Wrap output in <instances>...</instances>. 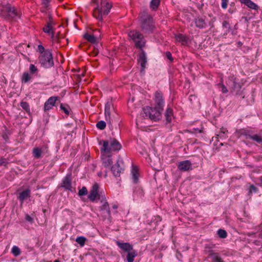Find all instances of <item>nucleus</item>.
Here are the masks:
<instances>
[{"label": "nucleus", "mask_w": 262, "mask_h": 262, "mask_svg": "<svg viewBox=\"0 0 262 262\" xmlns=\"http://www.w3.org/2000/svg\"><path fill=\"white\" fill-rule=\"evenodd\" d=\"M138 62L141 66V73H144L147 62V58L143 49H140V52L138 56Z\"/></svg>", "instance_id": "12"}, {"label": "nucleus", "mask_w": 262, "mask_h": 262, "mask_svg": "<svg viewBox=\"0 0 262 262\" xmlns=\"http://www.w3.org/2000/svg\"><path fill=\"white\" fill-rule=\"evenodd\" d=\"M208 253L207 257L211 258L212 262H225L220 257L219 253L214 252L212 250H209Z\"/></svg>", "instance_id": "19"}, {"label": "nucleus", "mask_w": 262, "mask_h": 262, "mask_svg": "<svg viewBox=\"0 0 262 262\" xmlns=\"http://www.w3.org/2000/svg\"><path fill=\"white\" fill-rule=\"evenodd\" d=\"M206 16H196L194 19L195 26L199 29L206 28L207 26Z\"/></svg>", "instance_id": "15"}, {"label": "nucleus", "mask_w": 262, "mask_h": 262, "mask_svg": "<svg viewBox=\"0 0 262 262\" xmlns=\"http://www.w3.org/2000/svg\"><path fill=\"white\" fill-rule=\"evenodd\" d=\"M173 114V111L170 108L168 107L166 109V112L165 113V117L167 122H170L171 120V116Z\"/></svg>", "instance_id": "31"}, {"label": "nucleus", "mask_w": 262, "mask_h": 262, "mask_svg": "<svg viewBox=\"0 0 262 262\" xmlns=\"http://www.w3.org/2000/svg\"><path fill=\"white\" fill-rule=\"evenodd\" d=\"M144 113L146 116H148L150 119L155 121L158 120L161 118L162 111L157 109L156 107H151L146 106L143 108Z\"/></svg>", "instance_id": "8"}, {"label": "nucleus", "mask_w": 262, "mask_h": 262, "mask_svg": "<svg viewBox=\"0 0 262 262\" xmlns=\"http://www.w3.org/2000/svg\"><path fill=\"white\" fill-rule=\"evenodd\" d=\"M29 71L31 74H34L38 72V69L33 64H31L29 67Z\"/></svg>", "instance_id": "42"}, {"label": "nucleus", "mask_w": 262, "mask_h": 262, "mask_svg": "<svg viewBox=\"0 0 262 262\" xmlns=\"http://www.w3.org/2000/svg\"><path fill=\"white\" fill-rule=\"evenodd\" d=\"M176 40L182 43L183 45H186L188 43L189 38L185 35L178 34L175 35Z\"/></svg>", "instance_id": "23"}, {"label": "nucleus", "mask_w": 262, "mask_h": 262, "mask_svg": "<svg viewBox=\"0 0 262 262\" xmlns=\"http://www.w3.org/2000/svg\"><path fill=\"white\" fill-rule=\"evenodd\" d=\"M88 190L85 186L82 187V188L79 190L78 195L80 196L85 195L88 194Z\"/></svg>", "instance_id": "41"}, {"label": "nucleus", "mask_w": 262, "mask_h": 262, "mask_svg": "<svg viewBox=\"0 0 262 262\" xmlns=\"http://www.w3.org/2000/svg\"><path fill=\"white\" fill-rule=\"evenodd\" d=\"M36 51L40 54L38 56V62L41 67L49 69L54 66V63L51 50H46L42 45H39Z\"/></svg>", "instance_id": "1"}, {"label": "nucleus", "mask_w": 262, "mask_h": 262, "mask_svg": "<svg viewBox=\"0 0 262 262\" xmlns=\"http://www.w3.org/2000/svg\"><path fill=\"white\" fill-rule=\"evenodd\" d=\"M229 84L231 86V92L235 95L242 96V98H244L245 95L243 96V90H242V85L238 83L236 80V78L233 75L229 77Z\"/></svg>", "instance_id": "7"}, {"label": "nucleus", "mask_w": 262, "mask_h": 262, "mask_svg": "<svg viewBox=\"0 0 262 262\" xmlns=\"http://www.w3.org/2000/svg\"><path fill=\"white\" fill-rule=\"evenodd\" d=\"M88 198L92 202H94L96 199L103 200L104 196L101 194L99 192V185L97 183H95L92 187L90 191Z\"/></svg>", "instance_id": "9"}, {"label": "nucleus", "mask_w": 262, "mask_h": 262, "mask_svg": "<svg viewBox=\"0 0 262 262\" xmlns=\"http://www.w3.org/2000/svg\"><path fill=\"white\" fill-rule=\"evenodd\" d=\"M227 133L228 130L226 128L222 127L221 128L220 133L219 135H217V136L220 137L221 138L224 137V135H225Z\"/></svg>", "instance_id": "43"}, {"label": "nucleus", "mask_w": 262, "mask_h": 262, "mask_svg": "<svg viewBox=\"0 0 262 262\" xmlns=\"http://www.w3.org/2000/svg\"><path fill=\"white\" fill-rule=\"evenodd\" d=\"M155 220L156 221L157 223H158V222L161 221V219L160 216H155Z\"/></svg>", "instance_id": "54"}, {"label": "nucleus", "mask_w": 262, "mask_h": 262, "mask_svg": "<svg viewBox=\"0 0 262 262\" xmlns=\"http://www.w3.org/2000/svg\"><path fill=\"white\" fill-rule=\"evenodd\" d=\"M54 24V23H47V25L43 28V31L45 33L50 34L51 33V30L53 29V27L52 25ZM52 36L54 35V32H51Z\"/></svg>", "instance_id": "30"}, {"label": "nucleus", "mask_w": 262, "mask_h": 262, "mask_svg": "<svg viewBox=\"0 0 262 262\" xmlns=\"http://www.w3.org/2000/svg\"><path fill=\"white\" fill-rule=\"evenodd\" d=\"M60 108L66 115H69L70 108L68 104L61 103L60 105Z\"/></svg>", "instance_id": "34"}, {"label": "nucleus", "mask_w": 262, "mask_h": 262, "mask_svg": "<svg viewBox=\"0 0 262 262\" xmlns=\"http://www.w3.org/2000/svg\"><path fill=\"white\" fill-rule=\"evenodd\" d=\"M113 110L114 108L112 104L110 102H106L105 105L104 114L106 121L110 125H112L111 114L112 111Z\"/></svg>", "instance_id": "14"}, {"label": "nucleus", "mask_w": 262, "mask_h": 262, "mask_svg": "<svg viewBox=\"0 0 262 262\" xmlns=\"http://www.w3.org/2000/svg\"><path fill=\"white\" fill-rule=\"evenodd\" d=\"M26 220L28 221V222H32L33 221V218L32 217H31L28 214H27L26 215Z\"/></svg>", "instance_id": "51"}, {"label": "nucleus", "mask_w": 262, "mask_h": 262, "mask_svg": "<svg viewBox=\"0 0 262 262\" xmlns=\"http://www.w3.org/2000/svg\"><path fill=\"white\" fill-rule=\"evenodd\" d=\"M117 246L124 252H128L133 250V245L129 243H122L119 241L116 242Z\"/></svg>", "instance_id": "21"}, {"label": "nucleus", "mask_w": 262, "mask_h": 262, "mask_svg": "<svg viewBox=\"0 0 262 262\" xmlns=\"http://www.w3.org/2000/svg\"><path fill=\"white\" fill-rule=\"evenodd\" d=\"M8 164V162L7 161L6 159L4 158H0V166L4 165L6 166Z\"/></svg>", "instance_id": "47"}, {"label": "nucleus", "mask_w": 262, "mask_h": 262, "mask_svg": "<svg viewBox=\"0 0 262 262\" xmlns=\"http://www.w3.org/2000/svg\"><path fill=\"white\" fill-rule=\"evenodd\" d=\"M260 182H261V183L262 184V177H260Z\"/></svg>", "instance_id": "62"}, {"label": "nucleus", "mask_w": 262, "mask_h": 262, "mask_svg": "<svg viewBox=\"0 0 262 262\" xmlns=\"http://www.w3.org/2000/svg\"><path fill=\"white\" fill-rule=\"evenodd\" d=\"M86 241V238L83 236H78L76 239V242L81 246H83Z\"/></svg>", "instance_id": "38"}, {"label": "nucleus", "mask_w": 262, "mask_h": 262, "mask_svg": "<svg viewBox=\"0 0 262 262\" xmlns=\"http://www.w3.org/2000/svg\"><path fill=\"white\" fill-rule=\"evenodd\" d=\"M141 28L145 34H149L155 29L152 16L146 12H143L141 16Z\"/></svg>", "instance_id": "4"}, {"label": "nucleus", "mask_w": 262, "mask_h": 262, "mask_svg": "<svg viewBox=\"0 0 262 262\" xmlns=\"http://www.w3.org/2000/svg\"><path fill=\"white\" fill-rule=\"evenodd\" d=\"M96 127L100 130H103L106 127V123L102 120L99 121L97 123Z\"/></svg>", "instance_id": "39"}, {"label": "nucleus", "mask_w": 262, "mask_h": 262, "mask_svg": "<svg viewBox=\"0 0 262 262\" xmlns=\"http://www.w3.org/2000/svg\"><path fill=\"white\" fill-rule=\"evenodd\" d=\"M254 243H255V244H256V245H257V244H258V241H255L254 242Z\"/></svg>", "instance_id": "60"}, {"label": "nucleus", "mask_w": 262, "mask_h": 262, "mask_svg": "<svg viewBox=\"0 0 262 262\" xmlns=\"http://www.w3.org/2000/svg\"><path fill=\"white\" fill-rule=\"evenodd\" d=\"M258 237H259V238H262V233H261L259 234V235H258Z\"/></svg>", "instance_id": "57"}, {"label": "nucleus", "mask_w": 262, "mask_h": 262, "mask_svg": "<svg viewBox=\"0 0 262 262\" xmlns=\"http://www.w3.org/2000/svg\"><path fill=\"white\" fill-rule=\"evenodd\" d=\"M54 262H60L59 259H56Z\"/></svg>", "instance_id": "59"}, {"label": "nucleus", "mask_w": 262, "mask_h": 262, "mask_svg": "<svg viewBox=\"0 0 262 262\" xmlns=\"http://www.w3.org/2000/svg\"><path fill=\"white\" fill-rule=\"evenodd\" d=\"M138 174V168L136 166L133 165L132 169V174Z\"/></svg>", "instance_id": "48"}, {"label": "nucleus", "mask_w": 262, "mask_h": 262, "mask_svg": "<svg viewBox=\"0 0 262 262\" xmlns=\"http://www.w3.org/2000/svg\"><path fill=\"white\" fill-rule=\"evenodd\" d=\"M49 21L48 23H54L53 21V18L51 14L49 15Z\"/></svg>", "instance_id": "53"}, {"label": "nucleus", "mask_w": 262, "mask_h": 262, "mask_svg": "<svg viewBox=\"0 0 262 262\" xmlns=\"http://www.w3.org/2000/svg\"><path fill=\"white\" fill-rule=\"evenodd\" d=\"M58 99V97L52 96L50 97L45 103L44 110L45 111H49L55 105L56 101Z\"/></svg>", "instance_id": "18"}, {"label": "nucleus", "mask_w": 262, "mask_h": 262, "mask_svg": "<svg viewBox=\"0 0 262 262\" xmlns=\"http://www.w3.org/2000/svg\"><path fill=\"white\" fill-rule=\"evenodd\" d=\"M111 169L114 176H120L121 173L124 171V164L121 158H118L116 163L111 167Z\"/></svg>", "instance_id": "10"}, {"label": "nucleus", "mask_w": 262, "mask_h": 262, "mask_svg": "<svg viewBox=\"0 0 262 262\" xmlns=\"http://www.w3.org/2000/svg\"><path fill=\"white\" fill-rule=\"evenodd\" d=\"M166 56L171 62L173 61V58L172 56L171 53L169 51H167L166 52Z\"/></svg>", "instance_id": "46"}, {"label": "nucleus", "mask_w": 262, "mask_h": 262, "mask_svg": "<svg viewBox=\"0 0 262 262\" xmlns=\"http://www.w3.org/2000/svg\"><path fill=\"white\" fill-rule=\"evenodd\" d=\"M21 14L18 10L9 4L3 6L0 12L1 17L9 21H16L20 18Z\"/></svg>", "instance_id": "3"}, {"label": "nucleus", "mask_w": 262, "mask_h": 262, "mask_svg": "<svg viewBox=\"0 0 262 262\" xmlns=\"http://www.w3.org/2000/svg\"><path fill=\"white\" fill-rule=\"evenodd\" d=\"M221 88V91L223 93H227L228 91L227 89V88L223 84H220Z\"/></svg>", "instance_id": "49"}, {"label": "nucleus", "mask_w": 262, "mask_h": 262, "mask_svg": "<svg viewBox=\"0 0 262 262\" xmlns=\"http://www.w3.org/2000/svg\"><path fill=\"white\" fill-rule=\"evenodd\" d=\"M178 167L181 171H186L192 169V164L190 161L185 160L180 162Z\"/></svg>", "instance_id": "17"}, {"label": "nucleus", "mask_w": 262, "mask_h": 262, "mask_svg": "<svg viewBox=\"0 0 262 262\" xmlns=\"http://www.w3.org/2000/svg\"><path fill=\"white\" fill-rule=\"evenodd\" d=\"M103 165L106 168H109L113 163L110 156H106L102 159Z\"/></svg>", "instance_id": "26"}, {"label": "nucleus", "mask_w": 262, "mask_h": 262, "mask_svg": "<svg viewBox=\"0 0 262 262\" xmlns=\"http://www.w3.org/2000/svg\"><path fill=\"white\" fill-rule=\"evenodd\" d=\"M132 179L133 180V182L135 183H136L138 181V174H132Z\"/></svg>", "instance_id": "50"}, {"label": "nucleus", "mask_w": 262, "mask_h": 262, "mask_svg": "<svg viewBox=\"0 0 262 262\" xmlns=\"http://www.w3.org/2000/svg\"><path fill=\"white\" fill-rule=\"evenodd\" d=\"M42 152V151L41 148L39 147H34L33 149L32 154L33 155V157L35 159H40L41 158V154Z\"/></svg>", "instance_id": "28"}, {"label": "nucleus", "mask_w": 262, "mask_h": 262, "mask_svg": "<svg viewBox=\"0 0 262 262\" xmlns=\"http://www.w3.org/2000/svg\"><path fill=\"white\" fill-rule=\"evenodd\" d=\"M128 36L135 43L136 48L143 49L146 43V40L144 38L142 33L137 30H132L128 33Z\"/></svg>", "instance_id": "6"}, {"label": "nucleus", "mask_w": 262, "mask_h": 262, "mask_svg": "<svg viewBox=\"0 0 262 262\" xmlns=\"http://www.w3.org/2000/svg\"><path fill=\"white\" fill-rule=\"evenodd\" d=\"M247 139H250L257 142L258 143H262V136L255 134L253 135H246Z\"/></svg>", "instance_id": "25"}, {"label": "nucleus", "mask_w": 262, "mask_h": 262, "mask_svg": "<svg viewBox=\"0 0 262 262\" xmlns=\"http://www.w3.org/2000/svg\"><path fill=\"white\" fill-rule=\"evenodd\" d=\"M83 37L91 43H95L97 42V38L93 34L85 33L84 34Z\"/></svg>", "instance_id": "27"}, {"label": "nucleus", "mask_w": 262, "mask_h": 262, "mask_svg": "<svg viewBox=\"0 0 262 262\" xmlns=\"http://www.w3.org/2000/svg\"><path fill=\"white\" fill-rule=\"evenodd\" d=\"M12 253L15 256H18L21 253L20 249L16 246H14L11 250Z\"/></svg>", "instance_id": "35"}, {"label": "nucleus", "mask_w": 262, "mask_h": 262, "mask_svg": "<svg viewBox=\"0 0 262 262\" xmlns=\"http://www.w3.org/2000/svg\"><path fill=\"white\" fill-rule=\"evenodd\" d=\"M239 2L251 9L257 11L259 6L251 0H239Z\"/></svg>", "instance_id": "22"}, {"label": "nucleus", "mask_w": 262, "mask_h": 262, "mask_svg": "<svg viewBox=\"0 0 262 262\" xmlns=\"http://www.w3.org/2000/svg\"><path fill=\"white\" fill-rule=\"evenodd\" d=\"M71 177V173L67 174L62 181L61 187H63L66 190L72 191Z\"/></svg>", "instance_id": "16"}, {"label": "nucleus", "mask_w": 262, "mask_h": 262, "mask_svg": "<svg viewBox=\"0 0 262 262\" xmlns=\"http://www.w3.org/2000/svg\"><path fill=\"white\" fill-rule=\"evenodd\" d=\"M160 2L161 0H151L149 5L150 9L154 11L157 10L160 5Z\"/></svg>", "instance_id": "29"}, {"label": "nucleus", "mask_w": 262, "mask_h": 262, "mask_svg": "<svg viewBox=\"0 0 262 262\" xmlns=\"http://www.w3.org/2000/svg\"><path fill=\"white\" fill-rule=\"evenodd\" d=\"M112 208L114 209H117L118 208V205L115 204L113 205Z\"/></svg>", "instance_id": "55"}, {"label": "nucleus", "mask_w": 262, "mask_h": 262, "mask_svg": "<svg viewBox=\"0 0 262 262\" xmlns=\"http://www.w3.org/2000/svg\"><path fill=\"white\" fill-rule=\"evenodd\" d=\"M258 191V189L256 187H255L254 185L251 184L250 185L249 188L248 194L251 195L253 192L256 193Z\"/></svg>", "instance_id": "40"}, {"label": "nucleus", "mask_w": 262, "mask_h": 262, "mask_svg": "<svg viewBox=\"0 0 262 262\" xmlns=\"http://www.w3.org/2000/svg\"><path fill=\"white\" fill-rule=\"evenodd\" d=\"M31 196V190L30 188H27L19 193L17 199L21 203H23L24 201Z\"/></svg>", "instance_id": "20"}, {"label": "nucleus", "mask_w": 262, "mask_h": 262, "mask_svg": "<svg viewBox=\"0 0 262 262\" xmlns=\"http://www.w3.org/2000/svg\"><path fill=\"white\" fill-rule=\"evenodd\" d=\"M20 105L26 112V113L28 114H30V106L28 102L21 101L20 103Z\"/></svg>", "instance_id": "32"}, {"label": "nucleus", "mask_w": 262, "mask_h": 262, "mask_svg": "<svg viewBox=\"0 0 262 262\" xmlns=\"http://www.w3.org/2000/svg\"><path fill=\"white\" fill-rule=\"evenodd\" d=\"M84 74L83 73H82V74H81V76H84Z\"/></svg>", "instance_id": "63"}, {"label": "nucleus", "mask_w": 262, "mask_h": 262, "mask_svg": "<svg viewBox=\"0 0 262 262\" xmlns=\"http://www.w3.org/2000/svg\"><path fill=\"white\" fill-rule=\"evenodd\" d=\"M127 253L126 256L127 262H134V258L138 255L137 251L133 249Z\"/></svg>", "instance_id": "24"}, {"label": "nucleus", "mask_w": 262, "mask_h": 262, "mask_svg": "<svg viewBox=\"0 0 262 262\" xmlns=\"http://www.w3.org/2000/svg\"><path fill=\"white\" fill-rule=\"evenodd\" d=\"M229 0H222V7L223 9H226L227 8Z\"/></svg>", "instance_id": "45"}, {"label": "nucleus", "mask_w": 262, "mask_h": 262, "mask_svg": "<svg viewBox=\"0 0 262 262\" xmlns=\"http://www.w3.org/2000/svg\"><path fill=\"white\" fill-rule=\"evenodd\" d=\"M51 0H42V4L45 6V8L47 9H49L50 2Z\"/></svg>", "instance_id": "44"}, {"label": "nucleus", "mask_w": 262, "mask_h": 262, "mask_svg": "<svg viewBox=\"0 0 262 262\" xmlns=\"http://www.w3.org/2000/svg\"><path fill=\"white\" fill-rule=\"evenodd\" d=\"M99 210L104 220L111 219V211L109 205L107 202L105 201L102 206H100Z\"/></svg>", "instance_id": "13"}, {"label": "nucleus", "mask_w": 262, "mask_h": 262, "mask_svg": "<svg viewBox=\"0 0 262 262\" xmlns=\"http://www.w3.org/2000/svg\"><path fill=\"white\" fill-rule=\"evenodd\" d=\"M196 131H198L199 133H201V130L199 129L198 128L197 129H195Z\"/></svg>", "instance_id": "58"}, {"label": "nucleus", "mask_w": 262, "mask_h": 262, "mask_svg": "<svg viewBox=\"0 0 262 262\" xmlns=\"http://www.w3.org/2000/svg\"><path fill=\"white\" fill-rule=\"evenodd\" d=\"M31 79V76L28 72H25L23 73L21 77V81L23 83H26L28 82Z\"/></svg>", "instance_id": "33"}, {"label": "nucleus", "mask_w": 262, "mask_h": 262, "mask_svg": "<svg viewBox=\"0 0 262 262\" xmlns=\"http://www.w3.org/2000/svg\"><path fill=\"white\" fill-rule=\"evenodd\" d=\"M218 236L222 238H225L227 236V233L226 230L220 229L217 231Z\"/></svg>", "instance_id": "37"}, {"label": "nucleus", "mask_w": 262, "mask_h": 262, "mask_svg": "<svg viewBox=\"0 0 262 262\" xmlns=\"http://www.w3.org/2000/svg\"><path fill=\"white\" fill-rule=\"evenodd\" d=\"M222 27L223 28H226L227 30L225 32V34H227V33H229L230 31V25L229 23L227 20H224L222 23Z\"/></svg>", "instance_id": "36"}, {"label": "nucleus", "mask_w": 262, "mask_h": 262, "mask_svg": "<svg viewBox=\"0 0 262 262\" xmlns=\"http://www.w3.org/2000/svg\"><path fill=\"white\" fill-rule=\"evenodd\" d=\"M93 2L97 5V7L93 11V16L99 21L102 22L103 18L106 16L110 12L112 5L107 0H100V4L97 0H92Z\"/></svg>", "instance_id": "2"}, {"label": "nucleus", "mask_w": 262, "mask_h": 262, "mask_svg": "<svg viewBox=\"0 0 262 262\" xmlns=\"http://www.w3.org/2000/svg\"><path fill=\"white\" fill-rule=\"evenodd\" d=\"M2 137L5 140L6 142H7L8 139H9V137L8 136L7 134H4L3 135H2Z\"/></svg>", "instance_id": "52"}, {"label": "nucleus", "mask_w": 262, "mask_h": 262, "mask_svg": "<svg viewBox=\"0 0 262 262\" xmlns=\"http://www.w3.org/2000/svg\"><path fill=\"white\" fill-rule=\"evenodd\" d=\"M102 143H103V145L100 149L101 152L110 153L113 151H118L122 147L121 144L116 139H111L110 141L108 140H101L99 144H101Z\"/></svg>", "instance_id": "5"}, {"label": "nucleus", "mask_w": 262, "mask_h": 262, "mask_svg": "<svg viewBox=\"0 0 262 262\" xmlns=\"http://www.w3.org/2000/svg\"><path fill=\"white\" fill-rule=\"evenodd\" d=\"M254 243H255V244H256V245H257V244H258V241H255L254 242Z\"/></svg>", "instance_id": "61"}, {"label": "nucleus", "mask_w": 262, "mask_h": 262, "mask_svg": "<svg viewBox=\"0 0 262 262\" xmlns=\"http://www.w3.org/2000/svg\"><path fill=\"white\" fill-rule=\"evenodd\" d=\"M46 10H47V9H46V8H45V6H44V7H43V8H42V9H41V12H46Z\"/></svg>", "instance_id": "56"}, {"label": "nucleus", "mask_w": 262, "mask_h": 262, "mask_svg": "<svg viewBox=\"0 0 262 262\" xmlns=\"http://www.w3.org/2000/svg\"><path fill=\"white\" fill-rule=\"evenodd\" d=\"M155 107L163 112L165 102L163 94L161 91H157L155 94L154 98Z\"/></svg>", "instance_id": "11"}]
</instances>
